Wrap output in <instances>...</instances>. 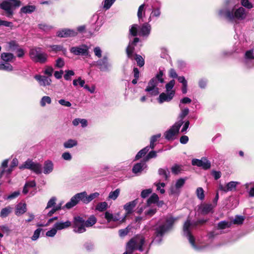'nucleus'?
Instances as JSON below:
<instances>
[{
  "label": "nucleus",
  "mask_w": 254,
  "mask_h": 254,
  "mask_svg": "<svg viewBox=\"0 0 254 254\" xmlns=\"http://www.w3.org/2000/svg\"><path fill=\"white\" fill-rule=\"evenodd\" d=\"M108 204L106 202H102L97 204L96 207V209L102 212L106 210Z\"/></svg>",
  "instance_id": "obj_48"
},
{
  "label": "nucleus",
  "mask_w": 254,
  "mask_h": 254,
  "mask_svg": "<svg viewBox=\"0 0 254 254\" xmlns=\"http://www.w3.org/2000/svg\"><path fill=\"white\" fill-rule=\"evenodd\" d=\"M184 122L179 121L176 122L169 130L164 133L165 137L169 140L175 139V136L178 134L180 128L183 124Z\"/></svg>",
  "instance_id": "obj_11"
},
{
  "label": "nucleus",
  "mask_w": 254,
  "mask_h": 254,
  "mask_svg": "<svg viewBox=\"0 0 254 254\" xmlns=\"http://www.w3.org/2000/svg\"><path fill=\"white\" fill-rule=\"evenodd\" d=\"M248 11L242 6H234L231 9L222 8L219 10L221 17H225L229 21L238 24L246 19Z\"/></svg>",
  "instance_id": "obj_1"
},
{
  "label": "nucleus",
  "mask_w": 254,
  "mask_h": 254,
  "mask_svg": "<svg viewBox=\"0 0 254 254\" xmlns=\"http://www.w3.org/2000/svg\"><path fill=\"white\" fill-rule=\"evenodd\" d=\"M135 60L137 62V64L138 66L141 67L144 64V61L143 58L138 55H135Z\"/></svg>",
  "instance_id": "obj_53"
},
{
  "label": "nucleus",
  "mask_w": 254,
  "mask_h": 254,
  "mask_svg": "<svg viewBox=\"0 0 254 254\" xmlns=\"http://www.w3.org/2000/svg\"><path fill=\"white\" fill-rule=\"evenodd\" d=\"M70 51L75 55L88 56L89 55V48L85 45L71 47Z\"/></svg>",
  "instance_id": "obj_15"
},
{
  "label": "nucleus",
  "mask_w": 254,
  "mask_h": 254,
  "mask_svg": "<svg viewBox=\"0 0 254 254\" xmlns=\"http://www.w3.org/2000/svg\"><path fill=\"white\" fill-rule=\"evenodd\" d=\"M120 192V190L119 189H117L114 191H111L108 197V199L116 200L119 196Z\"/></svg>",
  "instance_id": "obj_41"
},
{
  "label": "nucleus",
  "mask_w": 254,
  "mask_h": 254,
  "mask_svg": "<svg viewBox=\"0 0 254 254\" xmlns=\"http://www.w3.org/2000/svg\"><path fill=\"white\" fill-rule=\"evenodd\" d=\"M51 48L52 51H54L55 52L62 51L64 53L66 52V50L63 47L62 45H50L49 46Z\"/></svg>",
  "instance_id": "obj_47"
},
{
  "label": "nucleus",
  "mask_w": 254,
  "mask_h": 254,
  "mask_svg": "<svg viewBox=\"0 0 254 254\" xmlns=\"http://www.w3.org/2000/svg\"><path fill=\"white\" fill-rule=\"evenodd\" d=\"M137 204V200L135 199L133 201H130L127 203H126L124 206V208L127 212V214H129L132 213L133 209L135 207V206Z\"/></svg>",
  "instance_id": "obj_24"
},
{
  "label": "nucleus",
  "mask_w": 254,
  "mask_h": 254,
  "mask_svg": "<svg viewBox=\"0 0 254 254\" xmlns=\"http://www.w3.org/2000/svg\"><path fill=\"white\" fill-rule=\"evenodd\" d=\"M239 184V183L235 181H231L227 183L225 186L222 184H219V190L223 192H226L229 191H232L235 190L237 185Z\"/></svg>",
  "instance_id": "obj_18"
},
{
  "label": "nucleus",
  "mask_w": 254,
  "mask_h": 254,
  "mask_svg": "<svg viewBox=\"0 0 254 254\" xmlns=\"http://www.w3.org/2000/svg\"><path fill=\"white\" fill-rule=\"evenodd\" d=\"M74 75V72L71 70H67L65 71V74L64 75V78L66 80H69L70 79V77Z\"/></svg>",
  "instance_id": "obj_62"
},
{
  "label": "nucleus",
  "mask_w": 254,
  "mask_h": 254,
  "mask_svg": "<svg viewBox=\"0 0 254 254\" xmlns=\"http://www.w3.org/2000/svg\"><path fill=\"white\" fill-rule=\"evenodd\" d=\"M147 168L146 162L143 160L139 163L135 164L132 168V172L137 174L141 173L143 170Z\"/></svg>",
  "instance_id": "obj_22"
},
{
  "label": "nucleus",
  "mask_w": 254,
  "mask_h": 254,
  "mask_svg": "<svg viewBox=\"0 0 254 254\" xmlns=\"http://www.w3.org/2000/svg\"><path fill=\"white\" fill-rule=\"evenodd\" d=\"M77 141L74 139H69L64 143L65 148H71L77 146Z\"/></svg>",
  "instance_id": "obj_32"
},
{
  "label": "nucleus",
  "mask_w": 254,
  "mask_h": 254,
  "mask_svg": "<svg viewBox=\"0 0 254 254\" xmlns=\"http://www.w3.org/2000/svg\"><path fill=\"white\" fill-rule=\"evenodd\" d=\"M97 222V219L94 215H91L85 221L86 227H90L94 225Z\"/></svg>",
  "instance_id": "obj_37"
},
{
  "label": "nucleus",
  "mask_w": 254,
  "mask_h": 254,
  "mask_svg": "<svg viewBox=\"0 0 254 254\" xmlns=\"http://www.w3.org/2000/svg\"><path fill=\"white\" fill-rule=\"evenodd\" d=\"M115 1V0H104L102 3L103 9L105 10H108L110 8Z\"/></svg>",
  "instance_id": "obj_42"
},
{
  "label": "nucleus",
  "mask_w": 254,
  "mask_h": 254,
  "mask_svg": "<svg viewBox=\"0 0 254 254\" xmlns=\"http://www.w3.org/2000/svg\"><path fill=\"white\" fill-rule=\"evenodd\" d=\"M98 192H94L87 196L85 191L76 193L72 196L70 201L66 203L65 207L67 209L71 208L75 206L80 201H82L84 203L87 204L93 199L99 196Z\"/></svg>",
  "instance_id": "obj_4"
},
{
  "label": "nucleus",
  "mask_w": 254,
  "mask_h": 254,
  "mask_svg": "<svg viewBox=\"0 0 254 254\" xmlns=\"http://www.w3.org/2000/svg\"><path fill=\"white\" fill-rule=\"evenodd\" d=\"M158 174L162 176L165 180H167L170 177V172L168 168H160L158 170Z\"/></svg>",
  "instance_id": "obj_33"
},
{
  "label": "nucleus",
  "mask_w": 254,
  "mask_h": 254,
  "mask_svg": "<svg viewBox=\"0 0 254 254\" xmlns=\"http://www.w3.org/2000/svg\"><path fill=\"white\" fill-rule=\"evenodd\" d=\"M178 218L173 217L171 215L166 217L163 223L156 229V237L152 243L159 244L162 241V237L169 230L172 229L174 224L178 220Z\"/></svg>",
  "instance_id": "obj_3"
},
{
  "label": "nucleus",
  "mask_w": 254,
  "mask_h": 254,
  "mask_svg": "<svg viewBox=\"0 0 254 254\" xmlns=\"http://www.w3.org/2000/svg\"><path fill=\"white\" fill-rule=\"evenodd\" d=\"M205 220L203 219L199 220L196 222L191 223L190 220H187L184 223L183 227L184 235L187 237L192 247L197 251L203 250L205 248L204 246L200 245L197 243H195L194 237L190 233L191 229L196 226L198 224H203L205 222Z\"/></svg>",
  "instance_id": "obj_2"
},
{
  "label": "nucleus",
  "mask_w": 254,
  "mask_h": 254,
  "mask_svg": "<svg viewBox=\"0 0 254 254\" xmlns=\"http://www.w3.org/2000/svg\"><path fill=\"white\" fill-rule=\"evenodd\" d=\"M139 39L138 38H135L133 41L129 43V44L126 49L127 54L129 58H132L134 46L136 43L139 42Z\"/></svg>",
  "instance_id": "obj_21"
},
{
  "label": "nucleus",
  "mask_w": 254,
  "mask_h": 254,
  "mask_svg": "<svg viewBox=\"0 0 254 254\" xmlns=\"http://www.w3.org/2000/svg\"><path fill=\"white\" fill-rule=\"evenodd\" d=\"M54 170V164L50 160L45 161L43 166V173L45 174H49L52 172Z\"/></svg>",
  "instance_id": "obj_23"
},
{
  "label": "nucleus",
  "mask_w": 254,
  "mask_h": 254,
  "mask_svg": "<svg viewBox=\"0 0 254 254\" xmlns=\"http://www.w3.org/2000/svg\"><path fill=\"white\" fill-rule=\"evenodd\" d=\"M145 14V4H142L138 7L137 11V17L139 21H143V18Z\"/></svg>",
  "instance_id": "obj_31"
},
{
  "label": "nucleus",
  "mask_w": 254,
  "mask_h": 254,
  "mask_svg": "<svg viewBox=\"0 0 254 254\" xmlns=\"http://www.w3.org/2000/svg\"><path fill=\"white\" fill-rule=\"evenodd\" d=\"M151 25L148 23H145L139 27L137 24L132 25L129 29V34L135 36L137 34L140 36L148 37L151 31Z\"/></svg>",
  "instance_id": "obj_8"
},
{
  "label": "nucleus",
  "mask_w": 254,
  "mask_h": 254,
  "mask_svg": "<svg viewBox=\"0 0 254 254\" xmlns=\"http://www.w3.org/2000/svg\"><path fill=\"white\" fill-rule=\"evenodd\" d=\"M230 226L231 224L228 222L222 221L218 223L217 227L218 229H224L230 227Z\"/></svg>",
  "instance_id": "obj_49"
},
{
  "label": "nucleus",
  "mask_w": 254,
  "mask_h": 254,
  "mask_svg": "<svg viewBox=\"0 0 254 254\" xmlns=\"http://www.w3.org/2000/svg\"><path fill=\"white\" fill-rule=\"evenodd\" d=\"M71 225V223L69 221H66L65 222H58L54 224V226L58 230H61L64 229H66L70 227Z\"/></svg>",
  "instance_id": "obj_26"
},
{
  "label": "nucleus",
  "mask_w": 254,
  "mask_h": 254,
  "mask_svg": "<svg viewBox=\"0 0 254 254\" xmlns=\"http://www.w3.org/2000/svg\"><path fill=\"white\" fill-rule=\"evenodd\" d=\"M52 103V99L50 97L48 96H43L40 102L41 106L44 107L47 104H50Z\"/></svg>",
  "instance_id": "obj_40"
},
{
  "label": "nucleus",
  "mask_w": 254,
  "mask_h": 254,
  "mask_svg": "<svg viewBox=\"0 0 254 254\" xmlns=\"http://www.w3.org/2000/svg\"><path fill=\"white\" fill-rule=\"evenodd\" d=\"M254 184V182H250L246 183L245 185V187L246 189L248 190L249 196L251 197H254V187H252L249 190V187L251 185H253Z\"/></svg>",
  "instance_id": "obj_44"
},
{
  "label": "nucleus",
  "mask_w": 254,
  "mask_h": 254,
  "mask_svg": "<svg viewBox=\"0 0 254 254\" xmlns=\"http://www.w3.org/2000/svg\"><path fill=\"white\" fill-rule=\"evenodd\" d=\"M20 169H29L36 174H40L42 173V165L37 162H33L31 159L27 160L24 163L19 166Z\"/></svg>",
  "instance_id": "obj_10"
},
{
  "label": "nucleus",
  "mask_w": 254,
  "mask_h": 254,
  "mask_svg": "<svg viewBox=\"0 0 254 254\" xmlns=\"http://www.w3.org/2000/svg\"><path fill=\"white\" fill-rule=\"evenodd\" d=\"M91 21L93 24L97 25V26L101 27L102 25V20L99 21V15L98 14H95L92 17Z\"/></svg>",
  "instance_id": "obj_45"
},
{
  "label": "nucleus",
  "mask_w": 254,
  "mask_h": 254,
  "mask_svg": "<svg viewBox=\"0 0 254 254\" xmlns=\"http://www.w3.org/2000/svg\"><path fill=\"white\" fill-rule=\"evenodd\" d=\"M186 179H183V178H180L178 179L175 184V187L177 189H178L179 190L185 184V183L186 182Z\"/></svg>",
  "instance_id": "obj_55"
},
{
  "label": "nucleus",
  "mask_w": 254,
  "mask_h": 254,
  "mask_svg": "<svg viewBox=\"0 0 254 254\" xmlns=\"http://www.w3.org/2000/svg\"><path fill=\"white\" fill-rule=\"evenodd\" d=\"M163 71L159 70L158 73L155 77L152 78L148 82V85L145 89V91L148 92L151 96H156L159 93V88L157 86L159 83H163L164 81L163 75Z\"/></svg>",
  "instance_id": "obj_5"
},
{
  "label": "nucleus",
  "mask_w": 254,
  "mask_h": 254,
  "mask_svg": "<svg viewBox=\"0 0 254 254\" xmlns=\"http://www.w3.org/2000/svg\"><path fill=\"white\" fill-rule=\"evenodd\" d=\"M144 209H145L144 215L147 217H151L154 215L157 211V208L155 206L150 205L148 207L147 205L146 204V205L144 206Z\"/></svg>",
  "instance_id": "obj_25"
},
{
  "label": "nucleus",
  "mask_w": 254,
  "mask_h": 254,
  "mask_svg": "<svg viewBox=\"0 0 254 254\" xmlns=\"http://www.w3.org/2000/svg\"><path fill=\"white\" fill-rule=\"evenodd\" d=\"M175 94V91H171L170 93H162L160 94L157 100L160 104L165 102H170L173 98Z\"/></svg>",
  "instance_id": "obj_17"
},
{
  "label": "nucleus",
  "mask_w": 254,
  "mask_h": 254,
  "mask_svg": "<svg viewBox=\"0 0 254 254\" xmlns=\"http://www.w3.org/2000/svg\"><path fill=\"white\" fill-rule=\"evenodd\" d=\"M57 233V230L54 226V227L52 229H50V230H48L46 233V236L49 237H54L56 235Z\"/></svg>",
  "instance_id": "obj_54"
},
{
  "label": "nucleus",
  "mask_w": 254,
  "mask_h": 254,
  "mask_svg": "<svg viewBox=\"0 0 254 254\" xmlns=\"http://www.w3.org/2000/svg\"><path fill=\"white\" fill-rule=\"evenodd\" d=\"M38 28L44 31L47 32L51 30L53 27L45 23H40L38 24Z\"/></svg>",
  "instance_id": "obj_51"
},
{
  "label": "nucleus",
  "mask_w": 254,
  "mask_h": 254,
  "mask_svg": "<svg viewBox=\"0 0 254 254\" xmlns=\"http://www.w3.org/2000/svg\"><path fill=\"white\" fill-rule=\"evenodd\" d=\"M36 9V6L34 5H27L21 8L20 12L24 14H30L34 12Z\"/></svg>",
  "instance_id": "obj_28"
},
{
  "label": "nucleus",
  "mask_w": 254,
  "mask_h": 254,
  "mask_svg": "<svg viewBox=\"0 0 254 254\" xmlns=\"http://www.w3.org/2000/svg\"><path fill=\"white\" fill-rule=\"evenodd\" d=\"M161 15V5H159L156 7H153L152 8L151 12L148 18V22L151 21V20L154 18H159Z\"/></svg>",
  "instance_id": "obj_20"
},
{
  "label": "nucleus",
  "mask_w": 254,
  "mask_h": 254,
  "mask_svg": "<svg viewBox=\"0 0 254 254\" xmlns=\"http://www.w3.org/2000/svg\"><path fill=\"white\" fill-rule=\"evenodd\" d=\"M152 192V190L151 189H148L144 190L141 191V196L145 198L147 197L150 194H151Z\"/></svg>",
  "instance_id": "obj_64"
},
{
  "label": "nucleus",
  "mask_w": 254,
  "mask_h": 254,
  "mask_svg": "<svg viewBox=\"0 0 254 254\" xmlns=\"http://www.w3.org/2000/svg\"><path fill=\"white\" fill-rule=\"evenodd\" d=\"M12 207L10 206L2 209L0 213V217L2 218L7 217L12 212Z\"/></svg>",
  "instance_id": "obj_36"
},
{
  "label": "nucleus",
  "mask_w": 254,
  "mask_h": 254,
  "mask_svg": "<svg viewBox=\"0 0 254 254\" xmlns=\"http://www.w3.org/2000/svg\"><path fill=\"white\" fill-rule=\"evenodd\" d=\"M21 5V1L20 0H4L0 3V8L4 10L7 17H11L14 9Z\"/></svg>",
  "instance_id": "obj_7"
},
{
  "label": "nucleus",
  "mask_w": 254,
  "mask_h": 254,
  "mask_svg": "<svg viewBox=\"0 0 254 254\" xmlns=\"http://www.w3.org/2000/svg\"><path fill=\"white\" fill-rule=\"evenodd\" d=\"M64 65V61L62 58H59L56 61L55 67L57 68H62Z\"/></svg>",
  "instance_id": "obj_56"
},
{
  "label": "nucleus",
  "mask_w": 254,
  "mask_h": 254,
  "mask_svg": "<svg viewBox=\"0 0 254 254\" xmlns=\"http://www.w3.org/2000/svg\"><path fill=\"white\" fill-rule=\"evenodd\" d=\"M57 198L56 197H52L48 202L47 206L46 207L44 212L46 213L48 211V209L55 207L56 206Z\"/></svg>",
  "instance_id": "obj_35"
},
{
  "label": "nucleus",
  "mask_w": 254,
  "mask_h": 254,
  "mask_svg": "<svg viewBox=\"0 0 254 254\" xmlns=\"http://www.w3.org/2000/svg\"><path fill=\"white\" fill-rule=\"evenodd\" d=\"M85 220L80 216H75L73 218V231L77 233H82L86 231Z\"/></svg>",
  "instance_id": "obj_12"
},
{
  "label": "nucleus",
  "mask_w": 254,
  "mask_h": 254,
  "mask_svg": "<svg viewBox=\"0 0 254 254\" xmlns=\"http://www.w3.org/2000/svg\"><path fill=\"white\" fill-rule=\"evenodd\" d=\"M56 35L58 37L61 38H66L69 37H75L77 35L76 30L64 28L59 30Z\"/></svg>",
  "instance_id": "obj_16"
},
{
  "label": "nucleus",
  "mask_w": 254,
  "mask_h": 254,
  "mask_svg": "<svg viewBox=\"0 0 254 254\" xmlns=\"http://www.w3.org/2000/svg\"><path fill=\"white\" fill-rule=\"evenodd\" d=\"M175 84V81L174 79L170 81L165 86L166 92L170 93L171 91H175L173 89Z\"/></svg>",
  "instance_id": "obj_46"
},
{
  "label": "nucleus",
  "mask_w": 254,
  "mask_h": 254,
  "mask_svg": "<svg viewBox=\"0 0 254 254\" xmlns=\"http://www.w3.org/2000/svg\"><path fill=\"white\" fill-rule=\"evenodd\" d=\"M1 59L5 62H10L14 58V56L11 53H3L1 55Z\"/></svg>",
  "instance_id": "obj_38"
},
{
  "label": "nucleus",
  "mask_w": 254,
  "mask_h": 254,
  "mask_svg": "<svg viewBox=\"0 0 254 254\" xmlns=\"http://www.w3.org/2000/svg\"><path fill=\"white\" fill-rule=\"evenodd\" d=\"M0 70H3L7 71H11L13 70L12 66L8 63H3L0 62Z\"/></svg>",
  "instance_id": "obj_43"
},
{
  "label": "nucleus",
  "mask_w": 254,
  "mask_h": 254,
  "mask_svg": "<svg viewBox=\"0 0 254 254\" xmlns=\"http://www.w3.org/2000/svg\"><path fill=\"white\" fill-rule=\"evenodd\" d=\"M29 56L34 62L41 64L46 63L48 59V55L43 52L39 47L32 48L29 51Z\"/></svg>",
  "instance_id": "obj_9"
},
{
  "label": "nucleus",
  "mask_w": 254,
  "mask_h": 254,
  "mask_svg": "<svg viewBox=\"0 0 254 254\" xmlns=\"http://www.w3.org/2000/svg\"><path fill=\"white\" fill-rule=\"evenodd\" d=\"M196 195L198 199L202 200L204 198V190L201 187L198 188L196 190Z\"/></svg>",
  "instance_id": "obj_50"
},
{
  "label": "nucleus",
  "mask_w": 254,
  "mask_h": 254,
  "mask_svg": "<svg viewBox=\"0 0 254 254\" xmlns=\"http://www.w3.org/2000/svg\"><path fill=\"white\" fill-rule=\"evenodd\" d=\"M181 112L179 115V118L180 120L179 121H183L184 118L188 115L189 113V109L188 108H186L185 109H181Z\"/></svg>",
  "instance_id": "obj_52"
},
{
  "label": "nucleus",
  "mask_w": 254,
  "mask_h": 254,
  "mask_svg": "<svg viewBox=\"0 0 254 254\" xmlns=\"http://www.w3.org/2000/svg\"><path fill=\"white\" fill-rule=\"evenodd\" d=\"M157 156V152L155 151H150L147 156L144 158L145 162L148 161L150 159L155 158Z\"/></svg>",
  "instance_id": "obj_58"
},
{
  "label": "nucleus",
  "mask_w": 254,
  "mask_h": 254,
  "mask_svg": "<svg viewBox=\"0 0 254 254\" xmlns=\"http://www.w3.org/2000/svg\"><path fill=\"white\" fill-rule=\"evenodd\" d=\"M95 65L98 68L104 72H108L110 70L112 65L109 62V59L107 56H104L102 59L98 60L95 63Z\"/></svg>",
  "instance_id": "obj_13"
},
{
  "label": "nucleus",
  "mask_w": 254,
  "mask_h": 254,
  "mask_svg": "<svg viewBox=\"0 0 254 254\" xmlns=\"http://www.w3.org/2000/svg\"><path fill=\"white\" fill-rule=\"evenodd\" d=\"M207 80L205 78L200 79L198 81V86L201 89H204L207 86Z\"/></svg>",
  "instance_id": "obj_63"
},
{
  "label": "nucleus",
  "mask_w": 254,
  "mask_h": 254,
  "mask_svg": "<svg viewBox=\"0 0 254 254\" xmlns=\"http://www.w3.org/2000/svg\"><path fill=\"white\" fill-rule=\"evenodd\" d=\"M241 3L243 7L248 9H251L253 7V4L248 0H241Z\"/></svg>",
  "instance_id": "obj_57"
},
{
  "label": "nucleus",
  "mask_w": 254,
  "mask_h": 254,
  "mask_svg": "<svg viewBox=\"0 0 254 254\" xmlns=\"http://www.w3.org/2000/svg\"><path fill=\"white\" fill-rule=\"evenodd\" d=\"M191 164L193 166L201 167L203 169L206 170L211 168V162L206 157H203L201 159H193Z\"/></svg>",
  "instance_id": "obj_14"
},
{
  "label": "nucleus",
  "mask_w": 254,
  "mask_h": 254,
  "mask_svg": "<svg viewBox=\"0 0 254 254\" xmlns=\"http://www.w3.org/2000/svg\"><path fill=\"white\" fill-rule=\"evenodd\" d=\"M244 220V217L242 216H237L233 220V223L235 224H242Z\"/></svg>",
  "instance_id": "obj_60"
},
{
  "label": "nucleus",
  "mask_w": 254,
  "mask_h": 254,
  "mask_svg": "<svg viewBox=\"0 0 254 254\" xmlns=\"http://www.w3.org/2000/svg\"><path fill=\"white\" fill-rule=\"evenodd\" d=\"M42 229L41 228L37 229L34 232L33 236L31 237V239L33 241L37 240L40 236V233L42 231Z\"/></svg>",
  "instance_id": "obj_59"
},
{
  "label": "nucleus",
  "mask_w": 254,
  "mask_h": 254,
  "mask_svg": "<svg viewBox=\"0 0 254 254\" xmlns=\"http://www.w3.org/2000/svg\"><path fill=\"white\" fill-rule=\"evenodd\" d=\"M215 207L212 204H203L201 205L200 209L203 214H207L211 212Z\"/></svg>",
  "instance_id": "obj_29"
},
{
  "label": "nucleus",
  "mask_w": 254,
  "mask_h": 254,
  "mask_svg": "<svg viewBox=\"0 0 254 254\" xmlns=\"http://www.w3.org/2000/svg\"><path fill=\"white\" fill-rule=\"evenodd\" d=\"M27 210L26 204L25 203H19L15 207V213L19 216L24 214Z\"/></svg>",
  "instance_id": "obj_27"
},
{
  "label": "nucleus",
  "mask_w": 254,
  "mask_h": 254,
  "mask_svg": "<svg viewBox=\"0 0 254 254\" xmlns=\"http://www.w3.org/2000/svg\"><path fill=\"white\" fill-rule=\"evenodd\" d=\"M157 187V190L159 191L161 193L163 194L165 192V190L163 188L165 186L164 183H158L155 184Z\"/></svg>",
  "instance_id": "obj_61"
},
{
  "label": "nucleus",
  "mask_w": 254,
  "mask_h": 254,
  "mask_svg": "<svg viewBox=\"0 0 254 254\" xmlns=\"http://www.w3.org/2000/svg\"><path fill=\"white\" fill-rule=\"evenodd\" d=\"M159 200L158 195L155 193H153L151 196L147 199L146 205L147 207L151 205L152 204L156 203Z\"/></svg>",
  "instance_id": "obj_34"
},
{
  "label": "nucleus",
  "mask_w": 254,
  "mask_h": 254,
  "mask_svg": "<svg viewBox=\"0 0 254 254\" xmlns=\"http://www.w3.org/2000/svg\"><path fill=\"white\" fill-rule=\"evenodd\" d=\"M63 202H61L59 204H57L55 207H52L51 210L48 212L44 213V214L47 217H51L52 216L56 211L61 210L62 208V205Z\"/></svg>",
  "instance_id": "obj_30"
},
{
  "label": "nucleus",
  "mask_w": 254,
  "mask_h": 254,
  "mask_svg": "<svg viewBox=\"0 0 254 254\" xmlns=\"http://www.w3.org/2000/svg\"><path fill=\"white\" fill-rule=\"evenodd\" d=\"M149 148L148 146H146L140 150L137 154L136 155L135 160H137L141 158L142 156L145 155L149 151Z\"/></svg>",
  "instance_id": "obj_39"
},
{
  "label": "nucleus",
  "mask_w": 254,
  "mask_h": 254,
  "mask_svg": "<svg viewBox=\"0 0 254 254\" xmlns=\"http://www.w3.org/2000/svg\"><path fill=\"white\" fill-rule=\"evenodd\" d=\"M144 238L142 236H137L132 238L127 245V251L123 254H132V252L136 249L142 252L144 244Z\"/></svg>",
  "instance_id": "obj_6"
},
{
  "label": "nucleus",
  "mask_w": 254,
  "mask_h": 254,
  "mask_svg": "<svg viewBox=\"0 0 254 254\" xmlns=\"http://www.w3.org/2000/svg\"><path fill=\"white\" fill-rule=\"evenodd\" d=\"M34 78L38 81L39 85L42 86H49L52 82L51 78L46 76L36 75Z\"/></svg>",
  "instance_id": "obj_19"
}]
</instances>
